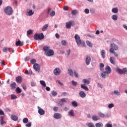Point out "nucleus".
I'll return each mask as SVG.
<instances>
[{
	"mask_svg": "<svg viewBox=\"0 0 127 127\" xmlns=\"http://www.w3.org/2000/svg\"><path fill=\"white\" fill-rule=\"evenodd\" d=\"M74 38L75 39V41L76 44L80 46L81 45L82 47H85L86 46V44L83 41L81 40V38H80V36L78 34H75L74 36Z\"/></svg>",
	"mask_w": 127,
	"mask_h": 127,
	"instance_id": "1",
	"label": "nucleus"
},
{
	"mask_svg": "<svg viewBox=\"0 0 127 127\" xmlns=\"http://www.w3.org/2000/svg\"><path fill=\"white\" fill-rule=\"evenodd\" d=\"M4 11L6 14L7 15H11V14H12V8H11L10 6H7L6 8L4 9Z\"/></svg>",
	"mask_w": 127,
	"mask_h": 127,
	"instance_id": "2",
	"label": "nucleus"
},
{
	"mask_svg": "<svg viewBox=\"0 0 127 127\" xmlns=\"http://www.w3.org/2000/svg\"><path fill=\"white\" fill-rule=\"evenodd\" d=\"M44 38V35L43 33L39 34H35L34 36V39L35 40H41Z\"/></svg>",
	"mask_w": 127,
	"mask_h": 127,
	"instance_id": "3",
	"label": "nucleus"
},
{
	"mask_svg": "<svg viewBox=\"0 0 127 127\" xmlns=\"http://www.w3.org/2000/svg\"><path fill=\"white\" fill-rule=\"evenodd\" d=\"M119 49V47L115 44H112L111 45V48L109 50L110 53H113L115 50H118Z\"/></svg>",
	"mask_w": 127,
	"mask_h": 127,
	"instance_id": "4",
	"label": "nucleus"
},
{
	"mask_svg": "<svg viewBox=\"0 0 127 127\" xmlns=\"http://www.w3.org/2000/svg\"><path fill=\"white\" fill-rule=\"evenodd\" d=\"M116 71L118 72V73H119V74H127V68H124L123 69L117 68L116 69Z\"/></svg>",
	"mask_w": 127,
	"mask_h": 127,
	"instance_id": "5",
	"label": "nucleus"
},
{
	"mask_svg": "<svg viewBox=\"0 0 127 127\" xmlns=\"http://www.w3.org/2000/svg\"><path fill=\"white\" fill-rule=\"evenodd\" d=\"M54 73L56 76H59L61 74V69L59 68H56L54 70Z\"/></svg>",
	"mask_w": 127,
	"mask_h": 127,
	"instance_id": "6",
	"label": "nucleus"
},
{
	"mask_svg": "<svg viewBox=\"0 0 127 127\" xmlns=\"http://www.w3.org/2000/svg\"><path fill=\"white\" fill-rule=\"evenodd\" d=\"M74 23V22L73 21H70L69 22H67L65 23V27L66 28H67V29H70L71 28V26H72V24Z\"/></svg>",
	"mask_w": 127,
	"mask_h": 127,
	"instance_id": "7",
	"label": "nucleus"
},
{
	"mask_svg": "<svg viewBox=\"0 0 127 127\" xmlns=\"http://www.w3.org/2000/svg\"><path fill=\"white\" fill-rule=\"evenodd\" d=\"M33 68L34 70H35V71H36L37 72H39V71H40V66L38 64H34L33 65Z\"/></svg>",
	"mask_w": 127,
	"mask_h": 127,
	"instance_id": "8",
	"label": "nucleus"
},
{
	"mask_svg": "<svg viewBox=\"0 0 127 127\" xmlns=\"http://www.w3.org/2000/svg\"><path fill=\"white\" fill-rule=\"evenodd\" d=\"M38 113L40 115V116H43L45 114V111L44 110L41 109L40 107H38Z\"/></svg>",
	"mask_w": 127,
	"mask_h": 127,
	"instance_id": "9",
	"label": "nucleus"
},
{
	"mask_svg": "<svg viewBox=\"0 0 127 127\" xmlns=\"http://www.w3.org/2000/svg\"><path fill=\"white\" fill-rule=\"evenodd\" d=\"M109 74L106 71H102L101 72V77L103 78V79H106L107 77H109Z\"/></svg>",
	"mask_w": 127,
	"mask_h": 127,
	"instance_id": "10",
	"label": "nucleus"
},
{
	"mask_svg": "<svg viewBox=\"0 0 127 127\" xmlns=\"http://www.w3.org/2000/svg\"><path fill=\"white\" fill-rule=\"evenodd\" d=\"M45 54L47 56H52L53 55H54V51L52 50H50L49 51H48Z\"/></svg>",
	"mask_w": 127,
	"mask_h": 127,
	"instance_id": "11",
	"label": "nucleus"
},
{
	"mask_svg": "<svg viewBox=\"0 0 127 127\" xmlns=\"http://www.w3.org/2000/svg\"><path fill=\"white\" fill-rule=\"evenodd\" d=\"M16 81L18 84H21V83L22 82V77H21V76H18L16 77Z\"/></svg>",
	"mask_w": 127,
	"mask_h": 127,
	"instance_id": "12",
	"label": "nucleus"
},
{
	"mask_svg": "<svg viewBox=\"0 0 127 127\" xmlns=\"http://www.w3.org/2000/svg\"><path fill=\"white\" fill-rule=\"evenodd\" d=\"M54 118L57 120H59V119H61L62 115L60 113H55L54 115Z\"/></svg>",
	"mask_w": 127,
	"mask_h": 127,
	"instance_id": "13",
	"label": "nucleus"
},
{
	"mask_svg": "<svg viewBox=\"0 0 127 127\" xmlns=\"http://www.w3.org/2000/svg\"><path fill=\"white\" fill-rule=\"evenodd\" d=\"M110 62L111 64L116 65V59L114 57H111L110 58Z\"/></svg>",
	"mask_w": 127,
	"mask_h": 127,
	"instance_id": "14",
	"label": "nucleus"
},
{
	"mask_svg": "<svg viewBox=\"0 0 127 127\" xmlns=\"http://www.w3.org/2000/svg\"><path fill=\"white\" fill-rule=\"evenodd\" d=\"M15 45L16 46H23V42H21L19 40L16 42Z\"/></svg>",
	"mask_w": 127,
	"mask_h": 127,
	"instance_id": "15",
	"label": "nucleus"
},
{
	"mask_svg": "<svg viewBox=\"0 0 127 127\" xmlns=\"http://www.w3.org/2000/svg\"><path fill=\"white\" fill-rule=\"evenodd\" d=\"M79 95L81 98H85L86 97V93L83 91H79Z\"/></svg>",
	"mask_w": 127,
	"mask_h": 127,
	"instance_id": "16",
	"label": "nucleus"
},
{
	"mask_svg": "<svg viewBox=\"0 0 127 127\" xmlns=\"http://www.w3.org/2000/svg\"><path fill=\"white\" fill-rule=\"evenodd\" d=\"M114 95H116V96H121V93H120V92L118 90H114V92H111V95H114Z\"/></svg>",
	"mask_w": 127,
	"mask_h": 127,
	"instance_id": "17",
	"label": "nucleus"
},
{
	"mask_svg": "<svg viewBox=\"0 0 127 127\" xmlns=\"http://www.w3.org/2000/svg\"><path fill=\"white\" fill-rule=\"evenodd\" d=\"M85 61L86 65H89L90 64V62H91V57L89 56L87 57Z\"/></svg>",
	"mask_w": 127,
	"mask_h": 127,
	"instance_id": "18",
	"label": "nucleus"
},
{
	"mask_svg": "<svg viewBox=\"0 0 127 127\" xmlns=\"http://www.w3.org/2000/svg\"><path fill=\"white\" fill-rule=\"evenodd\" d=\"M10 87L12 90H14V89L16 88V83L15 82H13L12 83L10 84Z\"/></svg>",
	"mask_w": 127,
	"mask_h": 127,
	"instance_id": "19",
	"label": "nucleus"
},
{
	"mask_svg": "<svg viewBox=\"0 0 127 127\" xmlns=\"http://www.w3.org/2000/svg\"><path fill=\"white\" fill-rule=\"evenodd\" d=\"M105 70L106 71V72H107L108 74H110L112 72V69H111L110 66H106Z\"/></svg>",
	"mask_w": 127,
	"mask_h": 127,
	"instance_id": "20",
	"label": "nucleus"
},
{
	"mask_svg": "<svg viewBox=\"0 0 127 127\" xmlns=\"http://www.w3.org/2000/svg\"><path fill=\"white\" fill-rule=\"evenodd\" d=\"M82 83H83L84 85H89V84H90V80L87 79H83L82 80Z\"/></svg>",
	"mask_w": 127,
	"mask_h": 127,
	"instance_id": "21",
	"label": "nucleus"
},
{
	"mask_svg": "<svg viewBox=\"0 0 127 127\" xmlns=\"http://www.w3.org/2000/svg\"><path fill=\"white\" fill-rule=\"evenodd\" d=\"M101 55L102 56L103 59H105V58H106V52L105 51V50H102L101 51Z\"/></svg>",
	"mask_w": 127,
	"mask_h": 127,
	"instance_id": "22",
	"label": "nucleus"
},
{
	"mask_svg": "<svg viewBox=\"0 0 127 127\" xmlns=\"http://www.w3.org/2000/svg\"><path fill=\"white\" fill-rule=\"evenodd\" d=\"M50 50V47H49V46H46L43 47V50H44V51H45V54H46V52L49 51Z\"/></svg>",
	"mask_w": 127,
	"mask_h": 127,
	"instance_id": "23",
	"label": "nucleus"
},
{
	"mask_svg": "<svg viewBox=\"0 0 127 127\" xmlns=\"http://www.w3.org/2000/svg\"><path fill=\"white\" fill-rule=\"evenodd\" d=\"M11 119L13 121H17V120H18V118L17 117V116H16L14 115H12L11 116Z\"/></svg>",
	"mask_w": 127,
	"mask_h": 127,
	"instance_id": "24",
	"label": "nucleus"
},
{
	"mask_svg": "<svg viewBox=\"0 0 127 127\" xmlns=\"http://www.w3.org/2000/svg\"><path fill=\"white\" fill-rule=\"evenodd\" d=\"M92 119L93 120V121H99V120H100V117H99V116H97L96 115H93L92 117Z\"/></svg>",
	"mask_w": 127,
	"mask_h": 127,
	"instance_id": "25",
	"label": "nucleus"
},
{
	"mask_svg": "<svg viewBox=\"0 0 127 127\" xmlns=\"http://www.w3.org/2000/svg\"><path fill=\"white\" fill-rule=\"evenodd\" d=\"M81 88L85 91H89V88L85 84H81Z\"/></svg>",
	"mask_w": 127,
	"mask_h": 127,
	"instance_id": "26",
	"label": "nucleus"
},
{
	"mask_svg": "<svg viewBox=\"0 0 127 127\" xmlns=\"http://www.w3.org/2000/svg\"><path fill=\"white\" fill-rule=\"evenodd\" d=\"M68 74H69L71 77H73L74 76V73H73V70H72V69H68Z\"/></svg>",
	"mask_w": 127,
	"mask_h": 127,
	"instance_id": "27",
	"label": "nucleus"
},
{
	"mask_svg": "<svg viewBox=\"0 0 127 127\" xmlns=\"http://www.w3.org/2000/svg\"><path fill=\"white\" fill-rule=\"evenodd\" d=\"M68 115L71 116V117H74L75 116V114H74V111L73 110H71L68 112Z\"/></svg>",
	"mask_w": 127,
	"mask_h": 127,
	"instance_id": "28",
	"label": "nucleus"
},
{
	"mask_svg": "<svg viewBox=\"0 0 127 127\" xmlns=\"http://www.w3.org/2000/svg\"><path fill=\"white\" fill-rule=\"evenodd\" d=\"M40 83L41 85H42V86H43V87H44V88L46 87V83H45V81H44V80H40Z\"/></svg>",
	"mask_w": 127,
	"mask_h": 127,
	"instance_id": "29",
	"label": "nucleus"
},
{
	"mask_svg": "<svg viewBox=\"0 0 127 127\" xmlns=\"http://www.w3.org/2000/svg\"><path fill=\"white\" fill-rule=\"evenodd\" d=\"M112 11V12H114V13H118V12H119V9L118 8H113Z\"/></svg>",
	"mask_w": 127,
	"mask_h": 127,
	"instance_id": "30",
	"label": "nucleus"
},
{
	"mask_svg": "<svg viewBox=\"0 0 127 127\" xmlns=\"http://www.w3.org/2000/svg\"><path fill=\"white\" fill-rule=\"evenodd\" d=\"M48 27V24H45L43 28H42V31H46V30H47V28Z\"/></svg>",
	"mask_w": 127,
	"mask_h": 127,
	"instance_id": "31",
	"label": "nucleus"
},
{
	"mask_svg": "<svg viewBox=\"0 0 127 127\" xmlns=\"http://www.w3.org/2000/svg\"><path fill=\"white\" fill-rule=\"evenodd\" d=\"M112 18L113 20H118V15H113L112 16Z\"/></svg>",
	"mask_w": 127,
	"mask_h": 127,
	"instance_id": "32",
	"label": "nucleus"
},
{
	"mask_svg": "<svg viewBox=\"0 0 127 127\" xmlns=\"http://www.w3.org/2000/svg\"><path fill=\"white\" fill-rule=\"evenodd\" d=\"M34 12L32 11V10H30L28 12V15L29 16H31V15H33Z\"/></svg>",
	"mask_w": 127,
	"mask_h": 127,
	"instance_id": "33",
	"label": "nucleus"
},
{
	"mask_svg": "<svg viewBox=\"0 0 127 127\" xmlns=\"http://www.w3.org/2000/svg\"><path fill=\"white\" fill-rule=\"evenodd\" d=\"M96 127H103V124L102 123H98L95 124Z\"/></svg>",
	"mask_w": 127,
	"mask_h": 127,
	"instance_id": "34",
	"label": "nucleus"
},
{
	"mask_svg": "<svg viewBox=\"0 0 127 127\" xmlns=\"http://www.w3.org/2000/svg\"><path fill=\"white\" fill-rule=\"evenodd\" d=\"M104 66H105V65H104V64L102 63H101L100 64V69L101 71H103V70H104Z\"/></svg>",
	"mask_w": 127,
	"mask_h": 127,
	"instance_id": "35",
	"label": "nucleus"
},
{
	"mask_svg": "<svg viewBox=\"0 0 127 127\" xmlns=\"http://www.w3.org/2000/svg\"><path fill=\"white\" fill-rule=\"evenodd\" d=\"M71 104L73 107H78V103L76 101H72Z\"/></svg>",
	"mask_w": 127,
	"mask_h": 127,
	"instance_id": "36",
	"label": "nucleus"
},
{
	"mask_svg": "<svg viewBox=\"0 0 127 127\" xmlns=\"http://www.w3.org/2000/svg\"><path fill=\"white\" fill-rule=\"evenodd\" d=\"M33 33L32 30H29L27 32V35H31L32 33Z\"/></svg>",
	"mask_w": 127,
	"mask_h": 127,
	"instance_id": "37",
	"label": "nucleus"
},
{
	"mask_svg": "<svg viewBox=\"0 0 127 127\" xmlns=\"http://www.w3.org/2000/svg\"><path fill=\"white\" fill-rule=\"evenodd\" d=\"M9 50H10V48L5 47L3 49V52H7Z\"/></svg>",
	"mask_w": 127,
	"mask_h": 127,
	"instance_id": "38",
	"label": "nucleus"
},
{
	"mask_svg": "<svg viewBox=\"0 0 127 127\" xmlns=\"http://www.w3.org/2000/svg\"><path fill=\"white\" fill-rule=\"evenodd\" d=\"M71 13L73 15H76L78 13V10H73L71 11Z\"/></svg>",
	"mask_w": 127,
	"mask_h": 127,
	"instance_id": "39",
	"label": "nucleus"
},
{
	"mask_svg": "<svg viewBox=\"0 0 127 127\" xmlns=\"http://www.w3.org/2000/svg\"><path fill=\"white\" fill-rule=\"evenodd\" d=\"M98 116L100 117V118H105V114H104L102 112L98 113Z\"/></svg>",
	"mask_w": 127,
	"mask_h": 127,
	"instance_id": "40",
	"label": "nucleus"
},
{
	"mask_svg": "<svg viewBox=\"0 0 127 127\" xmlns=\"http://www.w3.org/2000/svg\"><path fill=\"white\" fill-rule=\"evenodd\" d=\"M86 44L88 46H89V47H92V43H91V42L89 41H86Z\"/></svg>",
	"mask_w": 127,
	"mask_h": 127,
	"instance_id": "41",
	"label": "nucleus"
},
{
	"mask_svg": "<svg viewBox=\"0 0 127 127\" xmlns=\"http://www.w3.org/2000/svg\"><path fill=\"white\" fill-rule=\"evenodd\" d=\"M16 92L17 93V94H20V93H21V89H20L19 87H17L16 89Z\"/></svg>",
	"mask_w": 127,
	"mask_h": 127,
	"instance_id": "42",
	"label": "nucleus"
},
{
	"mask_svg": "<svg viewBox=\"0 0 127 127\" xmlns=\"http://www.w3.org/2000/svg\"><path fill=\"white\" fill-rule=\"evenodd\" d=\"M61 44L62 45H63V46H66L67 43L66 42V41L65 40H63L61 42Z\"/></svg>",
	"mask_w": 127,
	"mask_h": 127,
	"instance_id": "43",
	"label": "nucleus"
},
{
	"mask_svg": "<svg viewBox=\"0 0 127 127\" xmlns=\"http://www.w3.org/2000/svg\"><path fill=\"white\" fill-rule=\"evenodd\" d=\"M23 123H24V124H27L28 123V119L26 118H24L23 120Z\"/></svg>",
	"mask_w": 127,
	"mask_h": 127,
	"instance_id": "44",
	"label": "nucleus"
},
{
	"mask_svg": "<svg viewBox=\"0 0 127 127\" xmlns=\"http://www.w3.org/2000/svg\"><path fill=\"white\" fill-rule=\"evenodd\" d=\"M11 100H14L15 99H17V97L16 96H15V95L12 94L11 95Z\"/></svg>",
	"mask_w": 127,
	"mask_h": 127,
	"instance_id": "45",
	"label": "nucleus"
},
{
	"mask_svg": "<svg viewBox=\"0 0 127 127\" xmlns=\"http://www.w3.org/2000/svg\"><path fill=\"white\" fill-rule=\"evenodd\" d=\"M114 107H115V105L113 103H111L108 105L109 109H112V108H114Z\"/></svg>",
	"mask_w": 127,
	"mask_h": 127,
	"instance_id": "46",
	"label": "nucleus"
},
{
	"mask_svg": "<svg viewBox=\"0 0 127 127\" xmlns=\"http://www.w3.org/2000/svg\"><path fill=\"white\" fill-rule=\"evenodd\" d=\"M50 13H51V8L49 7L48 8V9H47V15H49Z\"/></svg>",
	"mask_w": 127,
	"mask_h": 127,
	"instance_id": "47",
	"label": "nucleus"
},
{
	"mask_svg": "<svg viewBox=\"0 0 127 127\" xmlns=\"http://www.w3.org/2000/svg\"><path fill=\"white\" fill-rule=\"evenodd\" d=\"M52 96H57V92L53 90V91H52Z\"/></svg>",
	"mask_w": 127,
	"mask_h": 127,
	"instance_id": "48",
	"label": "nucleus"
},
{
	"mask_svg": "<svg viewBox=\"0 0 127 127\" xmlns=\"http://www.w3.org/2000/svg\"><path fill=\"white\" fill-rule=\"evenodd\" d=\"M71 83H72V85L73 86H74L75 87H76L77 86V82L74 81V80H72L71 81Z\"/></svg>",
	"mask_w": 127,
	"mask_h": 127,
	"instance_id": "49",
	"label": "nucleus"
},
{
	"mask_svg": "<svg viewBox=\"0 0 127 127\" xmlns=\"http://www.w3.org/2000/svg\"><path fill=\"white\" fill-rule=\"evenodd\" d=\"M73 74H74V77H75V78H78V73L77 72V71H76V70L74 71Z\"/></svg>",
	"mask_w": 127,
	"mask_h": 127,
	"instance_id": "50",
	"label": "nucleus"
},
{
	"mask_svg": "<svg viewBox=\"0 0 127 127\" xmlns=\"http://www.w3.org/2000/svg\"><path fill=\"white\" fill-rule=\"evenodd\" d=\"M90 12L91 13L94 14L96 12V10L94 8H91L90 9Z\"/></svg>",
	"mask_w": 127,
	"mask_h": 127,
	"instance_id": "51",
	"label": "nucleus"
},
{
	"mask_svg": "<svg viewBox=\"0 0 127 127\" xmlns=\"http://www.w3.org/2000/svg\"><path fill=\"white\" fill-rule=\"evenodd\" d=\"M30 63H31V64H34V63H36V60L33 59L30 61Z\"/></svg>",
	"mask_w": 127,
	"mask_h": 127,
	"instance_id": "52",
	"label": "nucleus"
},
{
	"mask_svg": "<svg viewBox=\"0 0 127 127\" xmlns=\"http://www.w3.org/2000/svg\"><path fill=\"white\" fill-rule=\"evenodd\" d=\"M50 16H54L55 15V11H53L51 13H50Z\"/></svg>",
	"mask_w": 127,
	"mask_h": 127,
	"instance_id": "53",
	"label": "nucleus"
},
{
	"mask_svg": "<svg viewBox=\"0 0 127 127\" xmlns=\"http://www.w3.org/2000/svg\"><path fill=\"white\" fill-rule=\"evenodd\" d=\"M88 127H95V126H94V124L92 123H88Z\"/></svg>",
	"mask_w": 127,
	"mask_h": 127,
	"instance_id": "54",
	"label": "nucleus"
},
{
	"mask_svg": "<svg viewBox=\"0 0 127 127\" xmlns=\"http://www.w3.org/2000/svg\"><path fill=\"white\" fill-rule=\"evenodd\" d=\"M26 127H31V122H28L27 124H26Z\"/></svg>",
	"mask_w": 127,
	"mask_h": 127,
	"instance_id": "55",
	"label": "nucleus"
},
{
	"mask_svg": "<svg viewBox=\"0 0 127 127\" xmlns=\"http://www.w3.org/2000/svg\"><path fill=\"white\" fill-rule=\"evenodd\" d=\"M113 53V54L115 56V57H119V55L118 54V53L115 52V51H114V52L113 53Z\"/></svg>",
	"mask_w": 127,
	"mask_h": 127,
	"instance_id": "56",
	"label": "nucleus"
},
{
	"mask_svg": "<svg viewBox=\"0 0 127 127\" xmlns=\"http://www.w3.org/2000/svg\"><path fill=\"white\" fill-rule=\"evenodd\" d=\"M84 12H85L86 14H88V13H89L90 12V10H89V9L86 8L85 9Z\"/></svg>",
	"mask_w": 127,
	"mask_h": 127,
	"instance_id": "57",
	"label": "nucleus"
},
{
	"mask_svg": "<svg viewBox=\"0 0 127 127\" xmlns=\"http://www.w3.org/2000/svg\"><path fill=\"white\" fill-rule=\"evenodd\" d=\"M106 127H113V125L108 123L106 125Z\"/></svg>",
	"mask_w": 127,
	"mask_h": 127,
	"instance_id": "58",
	"label": "nucleus"
},
{
	"mask_svg": "<svg viewBox=\"0 0 127 127\" xmlns=\"http://www.w3.org/2000/svg\"><path fill=\"white\" fill-rule=\"evenodd\" d=\"M70 53H71V51L70 50H68L67 51V54L66 56L68 57L69 55H70Z\"/></svg>",
	"mask_w": 127,
	"mask_h": 127,
	"instance_id": "59",
	"label": "nucleus"
},
{
	"mask_svg": "<svg viewBox=\"0 0 127 127\" xmlns=\"http://www.w3.org/2000/svg\"><path fill=\"white\" fill-rule=\"evenodd\" d=\"M0 64L2 66H4V65H5V63L4 62V61H2L1 62H0Z\"/></svg>",
	"mask_w": 127,
	"mask_h": 127,
	"instance_id": "60",
	"label": "nucleus"
},
{
	"mask_svg": "<svg viewBox=\"0 0 127 127\" xmlns=\"http://www.w3.org/2000/svg\"><path fill=\"white\" fill-rule=\"evenodd\" d=\"M31 85L32 87H35V85H36V83H35V82H32Z\"/></svg>",
	"mask_w": 127,
	"mask_h": 127,
	"instance_id": "61",
	"label": "nucleus"
},
{
	"mask_svg": "<svg viewBox=\"0 0 127 127\" xmlns=\"http://www.w3.org/2000/svg\"><path fill=\"white\" fill-rule=\"evenodd\" d=\"M98 88H101V89L103 88V85L100 84V83H98Z\"/></svg>",
	"mask_w": 127,
	"mask_h": 127,
	"instance_id": "62",
	"label": "nucleus"
},
{
	"mask_svg": "<svg viewBox=\"0 0 127 127\" xmlns=\"http://www.w3.org/2000/svg\"><path fill=\"white\" fill-rule=\"evenodd\" d=\"M21 86L22 87L24 90L26 89V86H25V85H24V84H22Z\"/></svg>",
	"mask_w": 127,
	"mask_h": 127,
	"instance_id": "63",
	"label": "nucleus"
},
{
	"mask_svg": "<svg viewBox=\"0 0 127 127\" xmlns=\"http://www.w3.org/2000/svg\"><path fill=\"white\" fill-rule=\"evenodd\" d=\"M54 112H57V111H58V107H54Z\"/></svg>",
	"mask_w": 127,
	"mask_h": 127,
	"instance_id": "64",
	"label": "nucleus"
}]
</instances>
